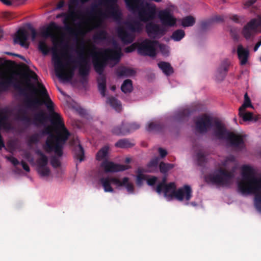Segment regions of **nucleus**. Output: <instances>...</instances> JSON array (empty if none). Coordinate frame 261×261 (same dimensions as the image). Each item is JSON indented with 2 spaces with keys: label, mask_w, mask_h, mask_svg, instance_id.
I'll return each mask as SVG.
<instances>
[{
  "label": "nucleus",
  "mask_w": 261,
  "mask_h": 261,
  "mask_svg": "<svg viewBox=\"0 0 261 261\" xmlns=\"http://www.w3.org/2000/svg\"><path fill=\"white\" fill-rule=\"evenodd\" d=\"M40 94L43 99L35 97L34 98H27L25 104L29 109L37 110L40 106L45 105L49 112V121L55 128L56 135L51 133L50 126H46L42 130L43 135H48L43 149L47 153L54 151L58 157L63 155V146L70 136V132L65 126L61 115L55 112L54 103L51 100L47 90L43 85L39 84Z\"/></svg>",
  "instance_id": "nucleus-1"
},
{
  "label": "nucleus",
  "mask_w": 261,
  "mask_h": 261,
  "mask_svg": "<svg viewBox=\"0 0 261 261\" xmlns=\"http://www.w3.org/2000/svg\"><path fill=\"white\" fill-rule=\"evenodd\" d=\"M120 52L112 48H106L103 51H93L91 54L92 63L95 71L100 75L97 79L98 88L101 95H106V77L103 74L105 67L109 60L118 62L120 58Z\"/></svg>",
  "instance_id": "nucleus-2"
},
{
  "label": "nucleus",
  "mask_w": 261,
  "mask_h": 261,
  "mask_svg": "<svg viewBox=\"0 0 261 261\" xmlns=\"http://www.w3.org/2000/svg\"><path fill=\"white\" fill-rule=\"evenodd\" d=\"M117 0H101L98 5L92 6L89 14L95 15L99 20L113 18L116 20L121 19V13L117 5Z\"/></svg>",
  "instance_id": "nucleus-3"
},
{
  "label": "nucleus",
  "mask_w": 261,
  "mask_h": 261,
  "mask_svg": "<svg viewBox=\"0 0 261 261\" xmlns=\"http://www.w3.org/2000/svg\"><path fill=\"white\" fill-rule=\"evenodd\" d=\"M242 179L238 182V190L241 193H255L261 190V176L255 175L254 170L248 165L242 168Z\"/></svg>",
  "instance_id": "nucleus-4"
},
{
  "label": "nucleus",
  "mask_w": 261,
  "mask_h": 261,
  "mask_svg": "<svg viewBox=\"0 0 261 261\" xmlns=\"http://www.w3.org/2000/svg\"><path fill=\"white\" fill-rule=\"evenodd\" d=\"M164 195L168 200H171L175 198L179 201L185 199L188 201L192 197V190L191 187L188 185L176 190V185L174 182H170L163 187Z\"/></svg>",
  "instance_id": "nucleus-5"
},
{
  "label": "nucleus",
  "mask_w": 261,
  "mask_h": 261,
  "mask_svg": "<svg viewBox=\"0 0 261 261\" xmlns=\"http://www.w3.org/2000/svg\"><path fill=\"white\" fill-rule=\"evenodd\" d=\"M234 177L233 172L220 168L206 177V180L220 187H229Z\"/></svg>",
  "instance_id": "nucleus-6"
},
{
  "label": "nucleus",
  "mask_w": 261,
  "mask_h": 261,
  "mask_svg": "<svg viewBox=\"0 0 261 261\" xmlns=\"http://www.w3.org/2000/svg\"><path fill=\"white\" fill-rule=\"evenodd\" d=\"M52 60L54 63L56 75L60 79L65 81L71 80L74 75V68L68 72L65 70V65L60 56L55 51L53 53Z\"/></svg>",
  "instance_id": "nucleus-7"
},
{
  "label": "nucleus",
  "mask_w": 261,
  "mask_h": 261,
  "mask_svg": "<svg viewBox=\"0 0 261 261\" xmlns=\"http://www.w3.org/2000/svg\"><path fill=\"white\" fill-rule=\"evenodd\" d=\"M159 44L158 41L146 39L138 44V53L141 56L155 57L156 55V46Z\"/></svg>",
  "instance_id": "nucleus-8"
},
{
  "label": "nucleus",
  "mask_w": 261,
  "mask_h": 261,
  "mask_svg": "<svg viewBox=\"0 0 261 261\" xmlns=\"http://www.w3.org/2000/svg\"><path fill=\"white\" fill-rule=\"evenodd\" d=\"M69 60L73 63H77L79 65V74L83 78L86 77L90 71V66L87 58L84 54V49L82 48L81 51L79 54L78 61L72 60L71 56H69Z\"/></svg>",
  "instance_id": "nucleus-9"
},
{
  "label": "nucleus",
  "mask_w": 261,
  "mask_h": 261,
  "mask_svg": "<svg viewBox=\"0 0 261 261\" xmlns=\"http://www.w3.org/2000/svg\"><path fill=\"white\" fill-rule=\"evenodd\" d=\"M137 13L138 15L139 19L144 22H148L153 20L156 15V10L154 5L151 6L146 2Z\"/></svg>",
  "instance_id": "nucleus-10"
},
{
  "label": "nucleus",
  "mask_w": 261,
  "mask_h": 261,
  "mask_svg": "<svg viewBox=\"0 0 261 261\" xmlns=\"http://www.w3.org/2000/svg\"><path fill=\"white\" fill-rule=\"evenodd\" d=\"M213 118L204 114L199 117L196 121V129L199 133H205L213 126Z\"/></svg>",
  "instance_id": "nucleus-11"
},
{
  "label": "nucleus",
  "mask_w": 261,
  "mask_h": 261,
  "mask_svg": "<svg viewBox=\"0 0 261 261\" xmlns=\"http://www.w3.org/2000/svg\"><path fill=\"white\" fill-rule=\"evenodd\" d=\"M145 31L148 36L154 39H160L167 32V30L164 27H161L153 22H149L146 24Z\"/></svg>",
  "instance_id": "nucleus-12"
},
{
  "label": "nucleus",
  "mask_w": 261,
  "mask_h": 261,
  "mask_svg": "<svg viewBox=\"0 0 261 261\" xmlns=\"http://www.w3.org/2000/svg\"><path fill=\"white\" fill-rule=\"evenodd\" d=\"M258 27H261V15H258L257 18L250 20L243 28L242 34L244 37L248 39L256 31Z\"/></svg>",
  "instance_id": "nucleus-13"
},
{
  "label": "nucleus",
  "mask_w": 261,
  "mask_h": 261,
  "mask_svg": "<svg viewBox=\"0 0 261 261\" xmlns=\"http://www.w3.org/2000/svg\"><path fill=\"white\" fill-rule=\"evenodd\" d=\"M61 30V27L55 22H51L47 27H43L41 29L39 35L45 38L50 37L54 43L57 40L58 37L56 32Z\"/></svg>",
  "instance_id": "nucleus-14"
},
{
  "label": "nucleus",
  "mask_w": 261,
  "mask_h": 261,
  "mask_svg": "<svg viewBox=\"0 0 261 261\" xmlns=\"http://www.w3.org/2000/svg\"><path fill=\"white\" fill-rule=\"evenodd\" d=\"M127 177H124L121 181L116 177H106L101 178L99 181L103 188L105 192H113L114 189L111 186V184H113L118 187H121L122 185H124L127 181Z\"/></svg>",
  "instance_id": "nucleus-15"
},
{
  "label": "nucleus",
  "mask_w": 261,
  "mask_h": 261,
  "mask_svg": "<svg viewBox=\"0 0 261 261\" xmlns=\"http://www.w3.org/2000/svg\"><path fill=\"white\" fill-rule=\"evenodd\" d=\"M101 166L107 173L123 171L130 168V166L129 165L115 164L113 162L108 161L107 160L101 163Z\"/></svg>",
  "instance_id": "nucleus-16"
},
{
  "label": "nucleus",
  "mask_w": 261,
  "mask_h": 261,
  "mask_svg": "<svg viewBox=\"0 0 261 261\" xmlns=\"http://www.w3.org/2000/svg\"><path fill=\"white\" fill-rule=\"evenodd\" d=\"M158 17L163 26L172 27L176 23V19L167 9L161 10L159 12Z\"/></svg>",
  "instance_id": "nucleus-17"
},
{
  "label": "nucleus",
  "mask_w": 261,
  "mask_h": 261,
  "mask_svg": "<svg viewBox=\"0 0 261 261\" xmlns=\"http://www.w3.org/2000/svg\"><path fill=\"white\" fill-rule=\"evenodd\" d=\"M226 140L230 145L239 149H242L245 147L243 136L237 135L233 133H228Z\"/></svg>",
  "instance_id": "nucleus-18"
},
{
  "label": "nucleus",
  "mask_w": 261,
  "mask_h": 261,
  "mask_svg": "<svg viewBox=\"0 0 261 261\" xmlns=\"http://www.w3.org/2000/svg\"><path fill=\"white\" fill-rule=\"evenodd\" d=\"M29 37V33L23 28H20L14 35L13 42L15 44H19L25 48L29 47V44L27 42Z\"/></svg>",
  "instance_id": "nucleus-19"
},
{
  "label": "nucleus",
  "mask_w": 261,
  "mask_h": 261,
  "mask_svg": "<svg viewBox=\"0 0 261 261\" xmlns=\"http://www.w3.org/2000/svg\"><path fill=\"white\" fill-rule=\"evenodd\" d=\"M2 77L6 84L8 90L11 86H13L14 88L18 90L21 94H25L26 89L22 87L21 82L18 81L16 79L12 76H7L4 75H2Z\"/></svg>",
  "instance_id": "nucleus-20"
},
{
  "label": "nucleus",
  "mask_w": 261,
  "mask_h": 261,
  "mask_svg": "<svg viewBox=\"0 0 261 261\" xmlns=\"http://www.w3.org/2000/svg\"><path fill=\"white\" fill-rule=\"evenodd\" d=\"M213 126L214 135L219 139H226V136L228 132H227L224 125L219 120L214 121Z\"/></svg>",
  "instance_id": "nucleus-21"
},
{
  "label": "nucleus",
  "mask_w": 261,
  "mask_h": 261,
  "mask_svg": "<svg viewBox=\"0 0 261 261\" xmlns=\"http://www.w3.org/2000/svg\"><path fill=\"white\" fill-rule=\"evenodd\" d=\"M126 7L130 12L135 14L146 3L144 0H124Z\"/></svg>",
  "instance_id": "nucleus-22"
},
{
  "label": "nucleus",
  "mask_w": 261,
  "mask_h": 261,
  "mask_svg": "<svg viewBox=\"0 0 261 261\" xmlns=\"http://www.w3.org/2000/svg\"><path fill=\"white\" fill-rule=\"evenodd\" d=\"M229 64V62L227 59H225L221 63V65L217 69V73L216 75V78L217 81H222L225 79L228 71Z\"/></svg>",
  "instance_id": "nucleus-23"
},
{
  "label": "nucleus",
  "mask_w": 261,
  "mask_h": 261,
  "mask_svg": "<svg viewBox=\"0 0 261 261\" xmlns=\"http://www.w3.org/2000/svg\"><path fill=\"white\" fill-rule=\"evenodd\" d=\"M117 33L118 37L124 44L130 43L134 40V36L122 27L118 29Z\"/></svg>",
  "instance_id": "nucleus-24"
},
{
  "label": "nucleus",
  "mask_w": 261,
  "mask_h": 261,
  "mask_svg": "<svg viewBox=\"0 0 261 261\" xmlns=\"http://www.w3.org/2000/svg\"><path fill=\"white\" fill-rule=\"evenodd\" d=\"M237 53L238 58L240 61L241 65H245L249 57V51L247 49H245L241 44L238 46Z\"/></svg>",
  "instance_id": "nucleus-25"
},
{
  "label": "nucleus",
  "mask_w": 261,
  "mask_h": 261,
  "mask_svg": "<svg viewBox=\"0 0 261 261\" xmlns=\"http://www.w3.org/2000/svg\"><path fill=\"white\" fill-rule=\"evenodd\" d=\"M48 120H49V115H47L45 112L40 111L34 115L33 124L37 125V123L44 124Z\"/></svg>",
  "instance_id": "nucleus-26"
},
{
  "label": "nucleus",
  "mask_w": 261,
  "mask_h": 261,
  "mask_svg": "<svg viewBox=\"0 0 261 261\" xmlns=\"http://www.w3.org/2000/svg\"><path fill=\"white\" fill-rule=\"evenodd\" d=\"M127 28L133 33H140L142 30V24L138 21L127 22L126 23Z\"/></svg>",
  "instance_id": "nucleus-27"
},
{
  "label": "nucleus",
  "mask_w": 261,
  "mask_h": 261,
  "mask_svg": "<svg viewBox=\"0 0 261 261\" xmlns=\"http://www.w3.org/2000/svg\"><path fill=\"white\" fill-rule=\"evenodd\" d=\"M164 128V125L160 122H151L148 123L146 130L151 132H161Z\"/></svg>",
  "instance_id": "nucleus-28"
},
{
  "label": "nucleus",
  "mask_w": 261,
  "mask_h": 261,
  "mask_svg": "<svg viewBox=\"0 0 261 261\" xmlns=\"http://www.w3.org/2000/svg\"><path fill=\"white\" fill-rule=\"evenodd\" d=\"M73 13L67 15L63 20V23L65 24V31L71 35H75V30L69 24V21L70 19L73 18Z\"/></svg>",
  "instance_id": "nucleus-29"
},
{
  "label": "nucleus",
  "mask_w": 261,
  "mask_h": 261,
  "mask_svg": "<svg viewBox=\"0 0 261 261\" xmlns=\"http://www.w3.org/2000/svg\"><path fill=\"white\" fill-rule=\"evenodd\" d=\"M191 111L186 109L178 111L175 116V119L178 121H182L186 120L191 114Z\"/></svg>",
  "instance_id": "nucleus-30"
},
{
  "label": "nucleus",
  "mask_w": 261,
  "mask_h": 261,
  "mask_svg": "<svg viewBox=\"0 0 261 261\" xmlns=\"http://www.w3.org/2000/svg\"><path fill=\"white\" fill-rule=\"evenodd\" d=\"M107 102L116 111H121L122 109L121 103L120 100L115 97L111 96L108 98Z\"/></svg>",
  "instance_id": "nucleus-31"
},
{
  "label": "nucleus",
  "mask_w": 261,
  "mask_h": 261,
  "mask_svg": "<svg viewBox=\"0 0 261 261\" xmlns=\"http://www.w3.org/2000/svg\"><path fill=\"white\" fill-rule=\"evenodd\" d=\"M159 159L156 157L152 159L147 164V169H145V172H154L157 170Z\"/></svg>",
  "instance_id": "nucleus-32"
},
{
  "label": "nucleus",
  "mask_w": 261,
  "mask_h": 261,
  "mask_svg": "<svg viewBox=\"0 0 261 261\" xmlns=\"http://www.w3.org/2000/svg\"><path fill=\"white\" fill-rule=\"evenodd\" d=\"M158 66L167 75H169L173 72V68L169 63L160 62L158 63Z\"/></svg>",
  "instance_id": "nucleus-33"
},
{
  "label": "nucleus",
  "mask_w": 261,
  "mask_h": 261,
  "mask_svg": "<svg viewBox=\"0 0 261 261\" xmlns=\"http://www.w3.org/2000/svg\"><path fill=\"white\" fill-rule=\"evenodd\" d=\"M135 71L133 70L125 67H120L118 68L116 71V74L119 77L130 76L133 75Z\"/></svg>",
  "instance_id": "nucleus-34"
},
{
  "label": "nucleus",
  "mask_w": 261,
  "mask_h": 261,
  "mask_svg": "<svg viewBox=\"0 0 261 261\" xmlns=\"http://www.w3.org/2000/svg\"><path fill=\"white\" fill-rule=\"evenodd\" d=\"M121 89L124 93H130L133 89L132 81L129 79L124 80L121 86Z\"/></svg>",
  "instance_id": "nucleus-35"
},
{
  "label": "nucleus",
  "mask_w": 261,
  "mask_h": 261,
  "mask_svg": "<svg viewBox=\"0 0 261 261\" xmlns=\"http://www.w3.org/2000/svg\"><path fill=\"white\" fill-rule=\"evenodd\" d=\"M17 118L27 124H30L31 119L28 116L27 111L24 109H20L17 113Z\"/></svg>",
  "instance_id": "nucleus-36"
},
{
  "label": "nucleus",
  "mask_w": 261,
  "mask_h": 261,
  "mask_svg": "<svg viewBox=\"0 0 261 261\" xmlns=\"http://www.w3.org/2000/svg\"><path fill=\"white\" fill-rule=\"evenodd\" d=\"M109 147L108 146H105L102 147L97 153L96 158L98 161H101L106 159L108 154Z\"/></svg>",
  "instance_id": "nucleus-37"
},
{
  "label": "nucleus",
  "mask_w": 261,
  "mask_h": 261,
  "mask_svg": "<svg viewBox=\"0 0 261 261\" xmlns=\"http://www.w3.org/2000/svg\"><path fill=\"white\" fill-rule=\"evenodd\" d=\"M115 146L120 148H130L134 146V144L132 143L127 139H120L115 143Z\"/></svg>",
  "instance_id": "nucleus-38"
},
{
  "label": "nucleus",
  "mask_w": 261,
  "mask_h": 261,
  "mask_svg": "<svg viewBox=\"0 0 261 261\" xmlns=\"http://www.w3.org/2000/svg\"><path fill=\"white\" fill-rule=\"evenodd\" d=\"M243 195L254 194L255 205L256 208L261 211V190L255 193H241Z\"/></svg>",
  "instance_id": "nucleus-39"
},
{
  "label": "nucleus",
  "mask_w": 261,
  "mask_h": 261,
  "mask_svg": "<svg viewBox=\"0 0 261 261\" xmlns=\"http://www.w3.org/2000/svg\"><path fill=\"white\" fill-rule=\"evenodd\" d=\"M174 167V165L170 163H165L161 162L159 165L160 172L163 174H166L168 171L172 169Z\"/></svg>",
  "instance_id": "nucleus-40"
},
{
  "label": "nucleus",
  "mask_w": 261,
  "mask_h": 261,
  "mask_svg": "<svg viewBox=\"0 0 261 261\" xmlns=\"http://www.w3.org/2000/svg\"><path fill=\"white\" fill-rule=\"evenodd\" d=\"M145 172V169L141 168H138L137 170V178L136 183L138 186H141L143 183V180L145 179V175L143 174Z\"/></svg>",
  "instance_id": "nucleus-41"
},
{
  "label": "nucleus",
  "mask_w": 261,
  "mask_h": 261,
  "mask_svg": "<svg viewBox=\"0 0 261 261\" xmlns=\"http://www.w3.org/2000/svg\"><path fill=\"white\" fill-rule=\"evenodd\" d=\"M185 36L184 30L178 29L175 31L172 34L171 38L175 41L181 40Z\"/></svg>",
  "instance_id": "nucleus-42"
},
{
  "label": "nucleus",
  "mask_w": 261,
  "mask_h": 261,
  "mask_svg": "<svg viewBox=\"0 0 261 261\" xmlns=\"http://www.w3.org/2000/svg\"><path fill=\"white\" fill-rule=\"evenodd\" d=\"M195 22V18L192 16H186L182 19L181 24L184 27L193 26Z\"/></svg>",
  "instance_id": "nucleus-43"
},
{
  "label": "nucleus",
  "mask_w": 261,
  "mask_h": 261,
  "mask_svg": "<svg viewBox=\"0 0 261 261\" xmlns=\"http://www.w3.org/2000/svg\"><path fill=\"white\" fill-rule=\"evenodd\" d=\"M126 132L125 124L123 123L120 126L114 127L112 130L113 134L118 136L126 135Z\"/></svg>",
  "instance_id": "nucleus-44"
},
{
  "label": "nucleus",
  "mask_w": 261,
  "mask_h": 261,
  "mask_svg": "<svg viewBox=\"0 0 261 261\" xmlns=\"http://www.w3.org/2000/svg\"><path fill=\"white\" fill-rule=\"evenodd\" d=\"M38 48L39 51H40L44 56L47 55L50 50L49 47L47 45L45 41H40L38 43Z\"/></svg>",
  "instance_id": "nucleus-45"
},
{
  "label": "nucleus",
  "mask_w": 261,
  "mask_h": 261,
  "mask_svg": "<svg viewBox=\"0 0 261 261\" xmlns=\"http://www.w3.org/2000/svg\"><path fill=\"white\" fill-rule=\"evenodd\" d=\"M108 34L106 31L101 30L96 33L93 36V39L96 42L97 40L104 41L107 39Z\"/></svg>",
  "instance_id": "nucleus-46"
},
{
  "label": "nucleus",
  "mask_w": 261,
  "mask_h": 261,
  "mask_svg": "<svg viewBox=\"0 0 261 261\" xmlns=\"http://www.w3.org/2000/svg\"><path fill=\"white\" fill-rule=\"evenodd\" d=\"M126 134L134 132L140 128V125L136 122L124 123Z\"/></svg>",
  "instance_id": "nucleus-47"
},
{
  "label": "nucleus",
  "mask_w": 261,
  "mask_h": 261,
  "mask_svg": "<svg viewBox=\"0 0 261 261\" xmlns=\"http://www.w3.org/2000/svg\"><path fill=\"white\" fill-rule=\"evenodd\" d=\"M239 115L240 117L243 119L244 121L253 120V116L252 113L245 112V110L239 111Z\"/></svg>",
  "instance_id": "nucleus-48"
},
{
  "label": "nucleus",
  "mask_w": 261,
  "mask_h": 261,
  "mask_svg": "<svg viewBox=\"0 0 261 261\" xmlns=\"http://www.w3.org/2000/svg\"><path fill=\"white\" fill-rule=\"evenodd\" d=\"M252 107L250 99L247 93L244 95V101L243 104L240 107L239 111L245 110L247 108Z\"/></svg>",
  "instance_id": "nucleus-49"
},
{
  "label": "nucleus",
  "mask_w": 261,
  "mask_h": 261,
  "mask_svg": "<svg viewBox=\"0 0 261 261\" xmlns=\"http://www.w3.org/2000/svg\"><path fill=\"white\" fill-rule=\"evenodd\" d=\"M39 141V135L38 134L35 133L32 135L28 140V145L32 146L33 144H37Z\"/></svg>",
  "instance_id": "nucleus-50"
},
{
  "label": "nucleus",
  "mask_w": 261,
  "mask_h": 261,
  "mask_svg": "<svg viewBox=\"0 0 261 261\" xmlns=\"http://www.w3.org/2000/svg\"><path fill=\"white\" fill-rule=\"evenodd\" d=\"M48 160L46 155L40 157L37 160V168L46 167L48 164Z\"/></svg>",
  "instance_id": "nucleus-51"
},
{
  "label": "nucleus",
  "mask_w": 261,
  "mask_h": 261,
  "mask_svg": "<svg viewBox=\"0 0 261 261\" xmlns=\"http://www.w3.org/2000/svg\"><path fill=\"white\" fill-rule=\"evenodd\" d=\"M87 0H70L69 3L68 7L70 11H73L78 6L79 2L85 3Z\"/></svg>",
  "instance_id": "nucleus-52"
},
{
  "label": "nucleus",
  "mask_w": 261,
  "mask_h": 261,
  "mask_svg": "<svg viewBox=\"0 0 261 261\" xmlns=\"http://www.w3.org/2000/svg\"><path fill=\"white\" fill-rule=\"evenodd\" d=\"M76 156L80 162H82L84 159V150L81 144L78 145V150L76 151Z\"/></svg>",
  "instance_id": "nucleus-53"
},
{
  "label": "nucleus",
  "mask_w": 261,
  "mask_h": 261,
  "mask_svg": "<svg viewBox=\"0 0 261 261\" xmlns=\"http://www.w3.org/2000/svg\"><path fill=\"white\" fill-rule=\"evenodd\" d=\"M196 156L198 165L203 166L205 161V156L204 153L201 151H199L197 152Z\"/></svg>",
  "instance_id": "nucleus-54"
},
{
  "label": "nucleus",
  "mask_w": 261,
  "mask_h": 261,
  "mask_svg": "<svg viewBox=\"0 0 261 261\" xmlns=\"http://www.w3.org/2000/svg\"><path fill=\"white\" fill-rule=\"evenodd\" d=\"M37 170L39 174L43 177L48 176L50 173V170L47 166L38 168Z\"/></svg>",
  "instance_id": "nucleus-55"
},
{
  "label": "nucleus",
  "mask_w": 261,
  "mask_h": 261,
  "mask_svg": "<svg viewBox=\"0 0 261 261\" xmlns=\"http://www.w3.org/2000/svg\"><path fill=\"white\" fill-rule=\"evenodd\" d=\"M50 164L54 168H58L61 166V162L56 156H53L50 159Z\"/></svg>",
  "instance_id": "nucleus-56"
},
{
  "label": "nucleus",
  "mask_w": 261,
  "mask_h": 261,
  "mask_svg": "<svg viewBox=\"0 0 261 261\" xmlns=\"http://www.w3.org/2000/svg\"><path fill=\"white\" fill-rule=\"evenodd\" d=\"M127 181H126L124 185H122L121 187H122V186L125 187L128 192H129V193H133L134 191V185L133 184L129 183L128 182L129 178L128 177H127Z\"/></svg>",
  "instance_id": "nucleus-57"
},
{
  "label": "nucleus",
  "mask_w": 261,
  "mask_h": 261,
  "mask_svg": "<svg viewBox=\"0 0 261 261\" xmlns=\"http://www.w3.org/2000/svg\"><path fill=\"white\" fill-rule=\"evenodd\" d=\"M166 177H164L162 179V182L157 185L155 190L156 192L158 193L159 194H160L162 192L163 187L167 184L166 183Z\"/></svg>",
  "instance_id": "nucleus-58"
},
{
  "label": "nucleus",
  "mask_w": 261,
  "mask_h": 261,
  "mask_svg": "<svg viewBox=\"0 0 261 261\" xmlns=\"http://www.w3.org/2000/svg\"><path fill=\"white\" fill-rule=\"evenodd\" d=\"M28 29L31 32L32 40L34 41L38 35L36 30L30 24L28 25Z\"/></svg>",
  "instance_id": "nucleus-59"
},
{
  "label": "nucleus",
  "mask_w": 261,
  "mask_h": 261,
  "mask_svg": "<svg viewBox=\"0 0 261 261\" xmlns=\"http://www.w3.org/2000/svg\"><path fill=\"white\" fill-rule=\"evenodd\" d=\"M138 44L133 43L130 46L126 47L124 50L126 53H129L134 51L136 48L138 49Z\"/></svg>",
  "instance_id": "nucleus-60"
},
{
  "label": "nucleus",
  "mask_w": 261,
  "mask_h": 261,
  "mask_svg": "<svg viewBox=\"0 0 261 261\" xmlns=\"http://www.w3.org/2000/svg\"><path fill=\"white\" fill-rule=\"evenodd\" d=\"M160 49L162 54L164 56H168L169 54V50L167 46L164 44H160Z\"/></svg>",
  "instance_id": "nucleus-61"
},
{
  "label": "nucleus",
  "mask_w": 261,
  "mask_h": 261,
  "mask_svg": "<svg viewBox=\"0 0 261 261\" xmlns=\"http://www.w3.org/2000/svg\"><path fill=\"white\" fill-rule=\"evenodd\" d=\"M6 159L15 166L18 165L19 164L18 160L13 156H6Z\"/></svg>",
  "instance_id": "nucleus-62"
},
{
  "label": "nucleus",
  "mask_w": 261,
  "mask_h": 261,
  "mask_svg": "<svg viewBox=\"0 0 261 261\" xmlns=\"http://www.w3.org/2000/svg\"><path fill=\"white\" fill-rule=\"evenodd\" d=\"M211 24V21H203L201 23V28L202 30H205L210 27Z\"/></svg>",
  "instance_id": "nucleus-63"
},
{
  "label": "nucleus",
  "mask_w": 261,
  "mask_h": 261,
  "mask_svg": "<svg viewBox=\"0 0 261 261\" xmlns=\"http://www.w3.org/2000/svg\"><path fill=\"white\" fill-rule=\"evenodd\" d=\"M7 91L8 89L6 86V84H5L3 81L2 77L1 76V80L0 81V93H2Z\"/></svg>",
  "instance_id": "nucleus-64"
}]
</instances>
